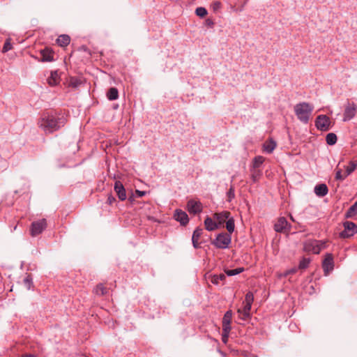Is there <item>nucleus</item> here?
I'll return each instance as SVG.
<instances>
[{
    "instance_id": "obj_8",
    "label": "nucleus",
    "mask_w": 357,
    "mask_h": 357,
    "mask_svg": "<svg viewBox=\"0 0 357 357\" xmlns=\"http://www.w3.org/2000/svg\"><path fill=\"white\" fill-rule=\"evenodd\" d=\"M274 229L277 232H285L290 230L291 225L284 217H281L275 224Z\"/></svg>"
},
{
    "instance_id": "obj_44",
    "label": "nucleus",
    "mask_w": 357,
    "mask_h": 357,
    "mask_svg": "<svg viewBox=\"0 0 357 357\" xmlns=\"http://www.w3.org/2000/svg\"><path fill=\"white\" fill-rule=\"evenodd\" d=\"M82 82L78 79H72L70 81V85L73 87H77L81 84Z\"/></svg>"
},
{
    "instance_id": "obj_32",
    "label": "nucleus",
    "mask_w": 357,
    "mask_h": 357,
    "mask_svg": "<svg viewBox=\"0 0 357 357\" xmlns=\"http://www.w3.org/2000/svg\"><path fill=\"white\" fill-rule=\"evenodd\" d=\"M310 258L303 257L299 262L298 268L299 269H305L309 266L310 263Z\"/></svg>"
},
{
    "instance_id": "obj_9",
    "label": "nucleus",
    "mask_w": 357,
    "mask_h": 357,
    "mask_svg": "<svg viewBox=\"0 0 357 357\" xmlns=\"http://www.w3.org/2000/svg\"><path fill=\"white\" fill-rule=\"evenodd\" d=\"M187 208L190 213L195 215L202 211V204L199 201L190 199L187 203Z\"/></svg>"
},
{
    "instance_id": "obj_30",
    "label": "nucleus",
    "mask_w": 357,
    "mask_h": 357,
    "mask_svg": "<svg viewBox=\"0 0 357 357\" xmlns=\"http://www.w3.org/2000/svg\"><path fill=\"white\" fill-rule=\"evenodd\" d=\"M326 143L328 145H334L337 142V136L335 133L331 132L326 137Z\"/></svg>"
},
{
    "instance_id": "obj_50",
    "label": "nucleus",
    "mask_w": 357,
    "mask_h": 357,
    "mask_svg": "<svg viewBox=\"0 0 357 357\" xmlns=\"http://www.w3.org/2000/svg\"><path fill=\"white\" fill-rule=\"evenodd\" d=\"M218 352L222 356H225V354L224 352H222L221 350L218 349Z\"/></svg>"
},
{
    "instance_id": "obj_4",
    "label": "nucleus",
    "mask_w": 357,
    "mask_h": 357,
    "mask_svg": "<svg viewBox=\"0 0 357 357\" xmlns=\"http://www.w3.org/2000/svg\"><path fill=\"white\" fill-rule=\"evenodd\" d=\"M331 120L328 116L325 114L319 115L315 120L316 128L323 132H326L331 128Z\"/></svg>"
},
{
    "instance_id": "obj_6",
    "label": "nucleus",
    "mask_w": 357,
    "mask_h": 357,
    "mask_svg": "<svg viewBox=\"0 0 357 357\" xmlns=\"http://www.w3.org/2000/svg\"><path fill=\"white\" fill-rule=\"evenodd\" d=\"M343 225L344 229L340 233L341 237L349 238L357 233V225L354 222L347 221Z\"/></svg>"
},
{
    "instance_id": "obj_1",
    "label": "nucleus",
    "mask_w": 357,
    "mask_h": 357,
    "mask_svg": "<svg viewBox=\"0 0 357 357\" xmlns=\"http://www.w3.org/2000/svg\"><path fill=\"white\" fill-rule=\"evenodd\" d=\"M66 122L67 119L64 114L51 112L44 113L38 125L45 133H52L63 127Z\"/></svg>"
},
{
    "instance_id": "obj_15",
    "label": "nucleus",
    "mask_w": 357,
    "mask_h": 357,
    "mask_svg": "<svg viewBox=\"0 0 357 357\" xmlns=\"http://www.w3.org/2000/svg\"><path fill=\"white\" fill-rule=\"evenodd\" d=\"M251 307V303H245L243 308L238 310V315L241 319L246 320L250 318Z\"/></svg>"
},
{
    "instance_id": "obj_38",
    "label": "nucleus",
    "mask_w": 357,
    "mask_h": 357,
    "mask_svg": "<svg viewBox=\"0 0 357 357\" xmlns=\"http://www.w3.org/2000/svg\"><path fill=\"white\" fill-rule=\"evenodd\" d=\"M347 176L346 172L342 174L341 169H337L335 172V179L338 181H343Z\"/></svg>"
},
{
    "instance_id": "obj_37",
    "label": "nucleus",
    "mask_w": 357,
    "mask_h": 357,
    "mask_svg": "<svg viewBox=\"0 0 357 357\" xmlns=\"http://www.w3.org/2000/svg\"><path fill=\"white\" fill-rule=\"evenodd\" d=\"M230 331L231 328H222V340L225 344L228 341Z\"/></svg>"
},
{
    "instance_id": "obj_22",
    "label": "nucleus",
    "mask_w": 357,
    "mask_h": 357,
    "mask_svg": "<svg viewBox=\"0 0 357 357\" xmlns=\"http://www.w3.org/2000/svg\"><path fill=\"white\" fill-rule=\"evenodd\" d=\"M231 317L232 312L231 310L227 311L222 319V328H231Z\"/></svg>"
},
{
    "instance_id": "obj_11",
    "label": "nucleus",
    "mask_w": 357,
    "mask_h": 357,
    "mask_svg": "<svg viewBox=\"0 0 357 357\" xmlns=\"http://www.w3.org/2000/svg\"><path fill=\"white\" fill-rule=\"evenodd\" d=\"M356 112V105L354 103H348L344 112V121H347L353 119Z\"/></svg>"
},
{
    "instance_id": "obj_5",
    "label": "nucleus",
    "mask_w": 357,
    "mask_h": 357,
    "mask_svg": "<svg viewBox=\"0 0 357 357\" xmlns=\"http://www.w3.org/2000/svg\"><path fill=\"white\" fill-rule=\"evenodd\" d=\"M47 227V222L45 219L39 220L38 221L33 222L31 226V235L32 236H36L41 234L43 231Z\"/></svg>"
},
{
    "instance_id": "obj_12",
    "label": "nucleus",
    "mask_w": 357,
    "mask_h": 357,
    "mask_svg": "<svg viewBox=\"0 0 357 357\" xmlns=\"http://www.w3.org/2000/svg\"><path fill=\"white\" fill-rule=\"evenodd\" d=\"M174 218L177 222H179L180 224L183 226L186 225L189 222V218L187 213L181 209L175 210Z\"/></svg>"
},
{
    "instance_id": "obj_29",
    "label": "nucleus",
    "mask_w": 357,
    "mask_h": 357,
    "mask_svg": "<svg viewBox=\"0 0 357 357\" xmlns=\"http://www.w3.org/2000/svg\"><path fill=\"white\" fill-rule=\"evenodd\" d=\"M226 279L225 274L213 275L211 276V282L213 284H218L220 281H223Z\"/></svg>"
},
{
    "instance_id": "obj_16",
    "label": "nucleus",
    "mask_w": 357,
    "mask_h": 357,
    "mask_svg": "<svg viewBox=\"0 0 357 357\" xmlns=\"http://www.w3.org/2000/svg\"><path fill=\"white\" fill-rule=\"evenodd\" d=\"M203 229L200 227H197L193 231L192 236V245L195 249L200 248V243H199V239L200 236L202 235Z\"/></svg>"
},
{
    "instance_id": "obj_45",
    "label": "nucleus",
    "mask_w": 357,
    "mask_h": 357,
    "mask_svg": "<svg viewBox=\"0 0 357 357\" xmlns=\"http://www.w3.org/2000/svg\"><path fill=\"white\" fill-rule=\"evenodd\" d=\"M205 25L209 27H212L214 25V22L211 19L208 18L205 20Z\"/></svg>"
},
{
    "instance_id": "obj_47",
    "label": "nucleus",
    "mask_w": 357,
    "mask_h": 357,
    "mask_svg": "<svg viewBox=\"0 0 357 357\" xmlns=\"http://www.w3.org/2000/svg\"><path fill=\"white\" fill-rule=\"evenodd\" d=\"M116 201V199L114 197H113L112 195H109L108 198H107V202L109 204H112L114 202Z\"/></svg>"
},
{
    "instance_id": "obj_34",
    "label": "nucleus",
    "mask_w": 357,
    "mask_h": 357,
    "mask_svg": "<svg viewBox=\"0 0 357 357\" xmlns=\"http://www.w3.org/2000/svg\"><path fill=\"white\" fill-rule=\"evenodd\" d=\"M243 271H244L243 268H237L235 269L225 270V273L228 276H234V275H238V274L243 272Z\"/></svg>"
},
{
    "instance_id": "obj_31",
    "label": "nucleus",
    "mask_w": 357,
    "mask_h": 357,
    "mask_svg": "<svg viewBox=\"0 0 357 357\" xmlns=\"http://www.w3.org/2000/svg\"><path fill=\"white\" fill-rule=\"evenodd\" d=\"M23 283L24 287L30 290L33 286V278L31 275H26V276L23 280Z\"/></svg>"
},
{
    "instance_id": "obj_41",
    "label": "nucleus",
    "mask_w": 357,
    "mask_h": 357,
    "mask_svg": "<svg viewBox=\"0 0 357 357\" xmlns=\"http://www.w3.org/2000/svg\"><path fill=\"white\" fill-rule=\"evenodd\" d=\"M227 196L229 202H231L235 197L234 188L231 185L227 192Z\"/></svg>"
},
{
    "instance_id": "obj_13",
    "label": "nucleus",
    "mask_w": 357,
    "mask_h": 357,
    "mask_svg": "<svg viewBox=\"0 0 357 357\" xmlns=\"http://www.w3.org/2000/svg\"><path fill=\"white\" fill-rule=\"evenodd\" d=\"M114 190L121 201H124L126 199L127 196L126 189L121 181H116L115 182Z\"/></svg>"
},
{
    "instance_id": "obj_18",
    "label": "nucleus",
    "mask_w": 357,
    "mask_h": 357,
    "mask_svg": "<svg viewBox=\"0 0 357 357\" xmlns=\"http://www.w3.org/2000/svg\"><path fill=\"white\" fill-rule=\"evenodd\" d=\"M204 225L206 230L209 231H215L219 228V225L216 221L213 220L211 217L207 216L204 220Z\"/></svg>"
},
{
    "instance_id": "obj_24",
    "label": "nucleus",
    "mask_w": 357,
    "mask_h": 357,
    "mask_svg": "<svg viewBox=\"0 0 357 357\" xmlns=\"http://www.w3.org/2000/svg\"><path fill=\"white\" fill-rule=\"evenodd\" d=\"M357 214V200L351 206L345 213L347 218H351Z\"/></svg>"
},
{
    "instance_id": "obj_21",
    "label": "nucleus",
    "mask_w": 357,
    "mask_h": 357,
    "mask_svg": "<svg viewBox=\"0 0 357 357\" xmlns=\"http://www.w3.org/2000/svg\"><path fill=\"white\" fill-rule=\"evenodd\" d=\"M70 42V38L68 35L63 34L56 39V44L60 47H66Z\"/></svg>"
},
{
    "instance_id": "obj_36",
    "label": "nucleus",
    "mask_w": 357,
    "mask_h": 357,
    "mask_svg": "<svg viewBox=\"0 0 357 357\" xmlns=\"http://www.w3.org/2000/svg\"><path fill=\"white\" fill-rule=\"evenodd\" d=\"M195 14L200 17H204L208 14V12L204 7H197L195 10Z\"/></svg>"
},
{
    "instance_id": "obj_43",
    "label": "nucleus",
    "mask_w": 357,
    "mask_h": 357,
    "mask_svg": "<svg viewBox=\"0 0 357 357\" xmlns=\"http://www.w3.org/2000/svg\"><path fill=\"white\" fill-rule=\"evenodd\" d=\"M11 49H12V45H11L10 42L9 41V40H6V41L5 42V43L3 45V47L2 48V52H7L8 51H9Z\"/></svg>"
},
{
    "instance_id": "obj_19",
    "label": "nucleus",
    "mask_w": 357,
    "mask_h": 357,
    "mask_svg": "<svg viewBox=\"0 0 357 357\" xmlns=\"http://www.w3.org/2000/svg\"><path fill=\"white\" fill-rule=\"evenodd\" d=\"M314 192L318 197H322L328 194V189L326 184L321 183L314 187Z\"/></svg>"
},
{
    "instance_id": "obj_46",
    "label": "nucleus",
    "mask_w": 357,
    "mask_h": 357,
    "mask_svg": "<svg viewBox=\"0 0 357 357\" xmlns=\"http://www.w3.org/2000/svg\"><path fill=\"white\" fill-rule=\"evenodd\" d=\"M297 269H298L297 268H292L287 271L284 275L287 276L289 275L294 274L297 271Z\"/></svg>"
},
{
    "instance_id": "obj_28",
    "label": "nucleus",
    "mask_w": 357,
    "mask_h": 357,
    "mask_svg": "<svg viewBox=\"0 0 357 357\" xmlns=\"http://www.w3.org/2000/svg\"><path fill=\"white\" fill-rule=\"evenodd\" d=\"M48 84L51 86H54L58 83V74L55 72H52L50 76L47 78Z\"/></svg>"
},
{
    "instance_id": "obj_48",
    "label": "nucleus",
    "mask_w": 357,
    "mask_h": 357,
    "mask_svg": "<svg viewBox=\"0 0 357 357\" xmlns=\"http://www.w3.org/2000/svg\"><path fill=\"white\" fill-rule=\"evenodd\" d=\"M319 247H321V250L325 248V243L319 241Z\"/></svg>"
},
{
    "instance_id": "obj_27",
    "label": "nucleus",
    "mask_w": 357,
    "mask_h": 357,
    "mask_svg": "<svg viewBox=\"0 0 357 357\" xmlns=\"http://www.w3.org/2000/svg\"><path fill=\"white\" fill-rule=\"evenodd\" d=\"M226 228L229 232V234H231L232 232H234L235 229V224H234V220L232 217H230L226 220Z\"/></svg>"
},
{
    "instance_id": "obj_2",
    "label": "nucleus",
    "mask_w": 357,
    "mask_h": 357,
    "mask_svg": "<svg viewBox=\"0 0 357 357\" xmlns=\"http://www.w3.org/2000/svg\"><path fill=\"white\" fill-rule=\"evenodd\" d=\"M313 109V106L310 103L303 102L294 106V112L300 121L307 124L309 122Z\"/></svg>"
},
{
    "instance_id": "obj_17",
    "label": "nucleus",
    "mask_w": 357,
    "mask_h": 357,
    "mask_svg": "<svg viewBox=\"0 0 357 357\" xmlns=\"http://www.w3.org/2000/svg\"><path fill=\"white\" fill-rule=\"evenodd\" d=\"M41 61L43 62H50L54 60L53 52L50 48H45L40 51Z\"/></svg>"
},
{
    "instance_id": "obj_49",
    "label": "nucleus",
    "mask_w": 357,
    "mask_h": 357,
    "mask_svg": "<svg viewBox=\"0 0 357 357\" xmlns=\"http://www.w3.org/2000/svg\"><path fill=\"white\" fill-rule=\"evenodd\" d=\"M22 357H35V356L32 354H26V355L23 356Z\"/></svg>"
},
{
    "instance_id": "obj_25",
    "label": "nucleus",
    "mask_w": 357,
    "mask_h": 357,
    "mask_svg": "<svg viewBox=\"0 0 357 357\" xmlns=\"http://www.w3.org/2000/svg\"><path fill=\"white\" fill-rule=\"evenodd\" d=\"M264 162V158L261 155H257L253 158L252 165L250 169H257L263 164Z\"/></svg>"
},
{
    "instance_id": "obj_20",
    "label": "nucleus",
    "mask_w": 357,
    "mask_h": 357,
    "mask_svg": "<svg viewBox=\"0 0 357 357\" xmlns=\"http://www.w3.org/2000/svg\"><path fill=\"white\" fill-rule=\"evenodd\" d=\"M277 144L273 139H269L264 145V151L268 153H271L276 148Z\"/></svg>"
},
{
    "instance_id": "obj_35",
    "label": "nucleus",
    "mask_w": 357,
    "mask_h": 357,
    "mask_svg": "<svg viewBox=\"0 0 357 357\" xmlns=\"http://www.w3.org/2000/svg\"><path fill=\"white\" fill-rule=\"evenodd\" d=\"M95 293L98 296H103L107 293V291L102 284H99L95 289Z\"/></svg>"
},
{
    "instance_id": "obj_23",
    "label": "nucleus",
    "mask_w": 357,
    "mask_h": 357,
    "mask_svg": "<svg viewBox=\"0 0 357 357\" xmlns=\"http://www.w3.org/2000/svg\"><path fill=\"white\" fill-rule=\"evenodd\" d=\"M107 98L109 100H115L119 98V91L115 87H111L107 92Z\"/></svg>"
},
{
    "instance_id": "obj_33",
    "label": "nucleus",
    "mask_w": 357,
    "mask_h": 357,
    "mask_svg": "<svg viewBox=\"0 0 357 357\" xmlns=\"http://www.w3.org/2000/svg\"><path fill=\"white\" fill-rule=\"evenodd\" d=\"M357 164L356 162L351 161L349 165L346 167V176L351 174L356 168Z\"/></svg>"
},
{
    "instance_id": "obj_10",
    "label": "nucleus",
    "mask_w": 357,
    "mask_h": 357,
    "mask_svg": "<svg viewBox=\"0 0 357 357\" xmlns=\"http://www.w3.org/2000/svg\"><path fill=\"white\" fill-rule=\"evenodd\" d=\"M305 250L307 252H312L314 254H319L321 247H319V241L309 240L305 243Z\"/></svg>"
},
{
    "instance_id": "obj_3",
    "label": "nucleus",
    "mask_w": 357,
    "mask_h": 357,
    "mask_svg": "<svg viewBox=\"0 0 357 357\" xmlns=\"http://www.w3.org/2000/svg\"><path fill=\"white\" fill-rule=\"evenodd\" d=\"M231 242V234L222 232L217 235L216 238L211 242V244L219 249H226Z\"/></svg>"
},
{
    "instance_id": "obj_7",
    "label": "nucleus",
    "mask_w": 357,
    "mask_h": 357,
    "mask_svg": "<svg viewBox=\"0 0 357 357\" xmlns=\"http://www.w3.org/2000/svg\"><path fill=\"white\" fill-rule=\"evenodd\" d=\"M322 267L324 271L325 275H328L331 271L333 270L334 261L332 254L328 253L322 263Z\"/></svg>"
},
{
    "instance_id": "obj_42",
    "label": "nucleus",
    "mask_w": 357,
    "mask_h": 357,
    "mask_svg": "<svg viewBox=\"0 0 357 357\" xmlns=\"http://www.w3.org/2000/svg\"><path fill=\"white\" fill-rule=\"evenodd\" d=\"M254 301V295L251 291H248L245 298V303H248L252 304Z\"/></svg>"
},
{
    "instance_id": "obj_39",
    "label": "nucleus",
    "mask_w": 357,
    "mask_h": 357,
    "mask_svg": "<svg viewBox=\"0 0 357 357\" xmlns=\"http://www.w3.org/2000/svg\"><path fill=\"white\" fill-rule=\"evenodd\" d=\"M146 191H141V190H135V195H133L132 196H130L129 197V200L130 202H132L134 200V197H142L143 196H144L146 195Z\"/></svg>"
},
{
    "instance_id": "obj_14",
    "label": "nucleus",
    "mask_w": 357,
    "mask_h": 357,
    "mask_svg": "<svg viewBox=\"0 0 357 357\" xmlns=\"http://www.w3.org/2000/svg\"><path fill=\"white\" fill-rule=\"evenodd\" d=\"M231 213L229 211H224L220 213H215L213 214V219L217 222L219 227L222 225L227 219L230 216Z\"/></svg>"
},
{
    "instance_id": "obj_40",
    "label": "nucleus",
    "mask_w": 357,
    "mask_h": 357,
    "mask_svg": "<svg viewBox=\"0 0 357 357\" xmlns=\"http://www.w3.org/2000/svg\"><path fill=\"white\" fill-rule=\"evenodd\" d=\"M211 6L214 12H217L218 10H219L221 8L222 3L219 1H215L211 3Z\"/></svg>"
},
{
    "instance_id": "obj_26",
    "label": "nucleus",
    "mask_w": 357,
    "mask_h": 357,
    "mask_svg": "<svg viewBox=\"0 0 357 357\" xmlns=\"http://www.w3.org/2000/svg\"><path fill=\"white\" fill-rule=\"evenodd\" d=\"M251 178L253 182H257L262 175V172L257 169H250Z\"/></svg>"
}]
</instances>
